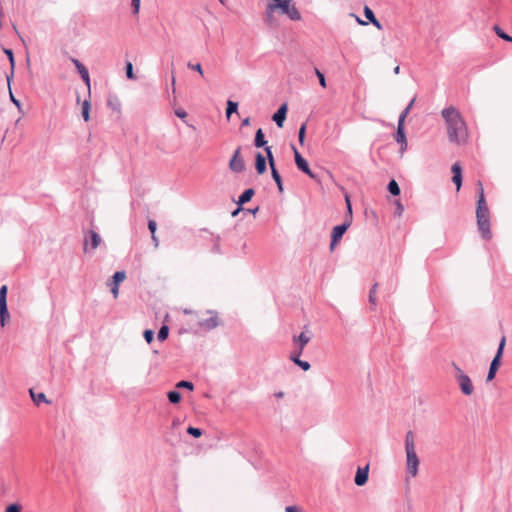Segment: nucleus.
<instances>
[{
  "label": "nucleus",
  "mask_w": 512,
  "mask_h": 512,
  "mask_svg": "<svg viewBox=\"0 0 512 512\" xmlns=\"http://www.w3.org/2000/svg\"><path fill=\"white\" fill-rule=\"evenodd\" d=\"M4 53L7 55L9 62H10V66H11V73H10V75H7V77H6L7 82L10 83V80L13 77V73H14L15 59H14L13 51L11 49H4Z\"/></svg>",
  "instance_id": "obj_23"
},
{
  "label": "nucleus",
  "mask_w": 512,
  "mask_h": 512,
  "mask_svg": "<svg viewBox=\"0 0 512 512\" xmlns=\"http://www.w3.org/2000/svg\"><path fill=\"white\" fill-rule=\"evenodd\" d=\"M148 229L151 232V234H156L157 223L155 220L148 221Z\"/></svg>",
  "instance_id": "obj_50"
},
{
  "label": "nucleus",
  "mask_w": 512,
  "mask_h": 512,
  "mask_svg": "<svg viewBox=\"0 0 512 512\" xmlns=\"http://www.w3.org/2000/svg\"><path fill=\"white\" fill-rule=\"evenodd\" d=\"M404 124L403 123V120H398V124H397V130H396V133L394 135V138H395V141L401 145V151H405L407 149V139H406V134H405V128H404Z\"/></svg>",
  "instance_id": "obj_12"
},
{
  "label": "nucleus",
  "mask_w": 512,
  "mask_h": 512,
  "mask_svg": "<svg viewBox=\"0 0 512 512\" xmlns=\"http://www.w3.org/2000/svg\"><path fill=\"white\" fill-rule=\"evenodd\" d=\"M404 210L403 205L400 203V201H396V212L398 215H401Z\"/></svg>",
  "instance_id": "obj_54"
},
{
  "label": "nucleus",
  "mask_w": 512,
  "mask_h": 512,
  "mask_svg": "<svg viewBox=\"0 0 512 512\" xmlns=\"http://www.w3.org/2000/svg\"><path fill=\"white\" fill-rule=\"evenodd\" d=\"M214 250H215V251H217V252H219V246H218V244H215V245H214Z\"/></svg>",
  "instance_id": "obj_64"
},
{
  "label": "nucleus",
  "mask_w": 512,
  "mask_h": 512,
  "mask_svg": "<svg viewBox=\"0 0 512 512\" xmlns=\"http://www.w3.org/2000/svg\"><path fill=\"white\" fill-rule=\"evenodd\" d=\"M187 67L193 71L198 72L201 76H203V69L200 63L193 64L191 62H188Z\"/></svg>",
  "instance_id": "obj_42"
},
{
  "label": "nucleus",
  "mask_w": 512,
  "mask_h": 512,
  "mask_svg": "<svg viewBox=\"0 0 512 512\" xmlns=\"http://www.w3.org/2000/svg\"><path fill=\"white\" fill-rule=\"evenodd\" d=\"M72 63L74 64L75 68L77 69L78 73L80 74L82 80L86 84L88 88V92L90 93V76L88 69L78 60L75 58L71 59Z\"/></svg>",
  "instance_id": "obj_13"
},
{
  "label": "nucleus",
  "mask_w": 512,
  "mask_h": 512,
  "mask_svg": "<svg viewBox=\"0 0 512 512\" xmlns=\"http://www.w3.org/2000/svg\"><path fill=\"white\" fill-rule=\"evenodd\" d=\"M451 170L453 173L452 181L456 185L457 191H459L462 186V170L460 164L454 163Z\"/></svg>",
  "instance_id": "obj_17"
},
{
  "label": "nucleus",
  "mask_w": 512,
  "mask_h": 512,
  "mask_svg": "<svg viewBox=\"0 0 512 512\" xmlns=\"http://www.w3.org/2000/svg\"><path fill=\"white\" fill-rule=\"evenodd\" d=\"M275 10H269V4L267 5V8H266V19H267V22L272 25L273 24V21H274V17H273V12Z\"/></svg>",
  "instance_id": "obj_48"
},
{
  "label": "nucleus",
  "mask_w": 512,
  "mask_h": 512,
  "mask_svg": "<svg viewBox=\"0 0 512 512\" xmlns=\"http://www.w3.org/2000/svg\"><path fill=\"white\" fill-rule=\"evenodd\" d=\"M5 512H21V506L19 504H10L6 507Z\"/></svg>",
  "instance_id": "obj_47"
},
{
  "label": "nucleus",
  "mask_w": 512,
  "mask_h": 512,
  "mask_svg": "<svg viewBox=\"0 0 512 512\" xmlns=\"http://www.w3.org/2000/svg\"><path fill=\"white\" fill-rule=\"evenodd\" d=\"M293 363L297 366H299L303 371H308L311 367L309 362L303 361L301 359H294Z\"/></svg>",
  "instance_id": "obj_40"
},
{
  "label": "nucleus",
  "mask_w": 512,
  "mask_h": 512,
  "mask_svg": "<svg viewBox=\"0 0 512 512\" xmlns=\"http://www.w3.org/2000/svg\"><path fill=\"white\" fill-rule=\"evenodd\" d=\"M254 145L255 147L257 148H261V147H268L267 146V141L265 140V135H264V132L261 128H259L256 133H255V138H254Z\"/></svg>",
  "instance_id": "obj_21"
},
{
  "label": "nucleus",
  "mask_w": 512,
  "mask_h": 512,
  "mask_svg": "<svg viewBox=\"0 0 512 512\" xmlns=\"http://www.w3.org/2000/svg\"><path fill=\"white\" fill-rule=\"evenodd\" d=\"M126 274L124 271H117L112 276L113 283L111 285V293L114 298L118 297L119 294V284L125 279Z\"/></svg>",
  "instance_id": "obj_14"
},
{
  "label": "nucleus",
  "mask_w": 512,
  "mask_h": 512,
  "mask_svg": "<svg viewBox=\"0 0 512 512\" xmlns=\"http://www.w3.org/2000/svg\"><path fill=\"white\" fill-rule=\"evenodd\" d=\"M378 283H375L369 292V302L375 306L376 305V291H377Z\"/></svg>",
  "instance_id": "obj_38"
},
{
  "label": "nucleus",
  "mask_w": 512,
  "mask_h": 512,
  "mask_svg": "<svg viewBox=\"0 0 512 512\" xmlns=\"http://www.w3.org/2000/svg\"><path fill=\"white\" fill-rule=\"evenodd\" d=\"M175 84H176L175 72L172 71V75H171V88H172V92L173 93H175V91H176Z\"/></svg>",
  "instance_id": "obj_53"
},
{
  "label": "nucleus",
  "mask_w": 512,
  "mask_h": 512,
  "mask_svg": "<svg viewBox=\"0 0 512 512\" xmlns=\"http://www.w3.org/2000/svg\"><path fill=\"white\" fill-rule=\"evenodd\" d=\"M274 396H275L276 398H283V397H284V392H282V391L276 392V393L274 394Z\"/></svg>",
  "instance_id": "obj_61"
},
{
  "label": "nucleus",
  "mask_w": 512,
  "mask_h": 512,
  "mask_svg": "<svg viewBox=\"0 0 512 512\" xmlns=\"http://www.w3.org/2000/svg\"><path fill=\"white\" fill-rule=\"evenodd\" d=\"M242 210H243V207L238 205L237 208L232 211L231 216L236 217Z\"/></svg>",
  "instance_id": "obj_55"
},
{
  "label": "nucleus",
  "mask_w": 512,
  "mask_h": 512,
  "mask_svg": "<svg viewBox=\"0 0 512 512\" xmlns=\"http://www.w3.org/2000/svg\"><path fill=\"white\" fill-rule=\"evenodd\" d=\"M306 123H303L300 128H299V131H298V140H299V143L300 145H303L304 144V140H305V134H306Z\"/></svg>",
  "instance_id": "obj_39"
},
{
  "label": "nucleus",
  "mask_w": 512,
  "mask_h": 512,
  "mask_svg": "<svg viewBox=\"0 0 512 512\" xmlns=\"http://www.w3.org/2000/svg\"><path fill=\"white\" fill-rule=\"evenodd\" d=\"M493 30L499 38L512 43V37L504 32L498 25H495Z\"/></svg>",
  "instance_id": "obj_28"
},
{
  "label": "nucleus",
  "mask_w": 512,
  "mask_h": 512,
  "mask_svg": "<svg viewBox=\"0 0 512 512\" xmlns=\"http://www.w3.org/2000/svg\"><path fill=\"white\" fill-rule=\"evenodd\" d=\"M405 451L407 460V473L415 477L418 473L419 458L416 454L414 434L408 431L405 436Z\"/></svg>",
  "instance_id": "obj_3"
},
{
  "label": "nucleus",
  "mask_w": 512,
  "mask_h": 512,
  "mask_svg": "<svg viewBox=\"0 0 512 512\" xmlns=\"http://www.w3.org/2000/svg\"><path fill=\"white\" fill-rule=\"evenodd\" d=\"M255 190L253 188H248L244 190L241 195L238 197L237 205L243 206L245 203L249 202L251 198L254 196Z\"/></svg>",
  "instance_id": "obj_20"
},
{
  "label": "nucleus",
  "mask_w": 512,
  "mask_h": 512,
  "mask_svg": "<svg viewBox=\"0 0 512 512\" xmlns=\"http://www.w3.org/2000/svg\"><path fill=\"white\" fill-rule=\"evenodd\" d=\"M272 178L275 181L278 191L282 193L284 191L282 178L277 169L271 171Z\"/></svg>",
  "instance_id": "obj_25"
},
{
  "label": "nucleus",
  "mask_w": 512,
  "mask_h": 512,
  "mask_svg": "<svg viewBox=\"0 0 512 512\" xmlns=\"http://www.w3.org/2000/svg\"><path fill=\"white\" fill-rule=\"evenodd\" d=\"M364 15L369 20V22L371 20H375V18H376L374 15V12L368 6L364 7Z\"/></svg>",
  "instance_id": "obj_46"
},
{
  "label": "nucleus",
  "mask_w": 512,
  "mask_h": 512,
  "mask_svg": "<svg viewBox=\"0 0 512 512\" xmlns=\"http://www.w3.org/2000/svg\"><path fill=\"white\" fill-rule=\"evenodd\" d=\"M304 348H301L299 346H296V350L293 351L291 354H290V360L293 362L294 359H300V356L303 352Z\"/></svg>",
  "instance_id": "obj_45"
},
{
  "label": "nucleus",
  "mask_w": 512,
  "mask_h": 512,
  "mask_svg": "<svg viewBox=\"0 0 512 512\" xmlns=\"http://www.w3.org/2000/svg\"><path fill=\"white\" fill-rule=\"evenodd\" d=\"M143 337L145 341L150 344L154 339V331L151 329H146L143 333Z\"/></svg>",
  "instance_id": "obj_43"
},
{
  "label": "nucleus",
  "mask_w": 512,
  "mask_h": 512,
  "mask_svg": "<svg viewBox=\"0 0 512 512\" xmlns=\"http://www.w3.org/2000/svg\"><path fill=\"white\" fill-rule=\"evenodd\" d=\"M455 369V379L464 395H471L474 391V387L470 377L465 374L462 369L455 363L452 364Z\"/></svg>",
  "instance_id": "obj_4"
},
{
  "label": "nucleus",
  "mask_w": 512,
  "mask_h": 512,
  "mask_svg": "<svg viewBox=\"0 0 512 512\" xmlns=\"http://www.w3.org/2000/svg\"><path fill=\"white\" fill-rule=\"evenodd\" d=\"M368 475H369V465H366L365 467L361 468L358 467L354 482L357 486H363L368 481Z\"/></svg>",
  "instance_id": "obj_15"
},
{
  "label": "nucleus",
  "mask_w": 512,
  "mask_h": 512,
  "mask_svg": "<svg viewBox=\"0 0 512 512\" xmlns=\"http://www.w3.org/2000/svg\"><path fill=\"white\" fill-rule=\"evenodd\" d=\"M346 206H347V213L345 216V221H350V224L352 223V206L349 197L346 195L345 197Z\"/></svg>",
  "instance_id": "obj_35"
},
{
  "label": "nucleus",
  "mask_w": 512,
  "mask_h": 512,
  "mask_svg": "<svg viewBox=\"0 0 512 512\" xmlns=\"http://www.w3.org/2000/svg\"><path fill=\"white\" fill-rule=\"evenodd\" d=\"M238 103L232 100L227 101L226 116L229 119L233 113H237Z\"/></svg>",
  "instance_id": "obj_27"
},
{
  "label": "nucleus",
  "mask_w": 512,
  "mask_h": 512,
  "mask_svg": "<svg viewBox=\"0 0 512 512\" xmlns=\"http://www.w3.org/2000/svg\"><path fill=\"white\" fill-rule=\"evenodd\" d=\"M131 6L133 9V14H138L140 9V0H131Z\"/></svg>",
  "instance_id": "obj_49"
},
{
  "label": "nucleus",
  "mask_w": 512,
  "mask_h": 512,
  "mask_svg": "<svg viewBox=\"0 0 512 512\" xmlns=\"http://www.w3.org/2000/svg\"><path fill=\"white\" fill-rule=\"evenodd\" d=\"M274 3H269V10H277V7L280 6L281 3L286 2L287 0H272Z\"/></svg>",
  "instance_id": "obj_51"
},
{
  "label": "nucleus",
  "mask_w": 512,
  "mask_h": 512,
  "mask_svg": "<svg viewBox=\"0 0 512 512\" xmlns=\"http://www.w3.org/2000/svg\"><path fill=\"white\" fill-rule=\"evenodd\" d=\"M399 72H400V67H399V66H396V67L394 68V73H395V74H399Z\"/></svg>",
  "instance_id": "obj_63"
},
{
  "label": "nucleus",
  "mask_w": 512,
  "mask_h": 512,
  "mask_svg": "<svg viewBox=\"0 0 512 512\" xmlns=\"http://www.w3.org/2000/svg\"><path fill=\"white\" fill-rule=\"evenodd\" d=\"M255 169L259 175H262L267 170L266 158L260 152H257L255 155Z\"/></svg>",
  "instance_id": "obj_18"
},
{
  "label": "nucleus",
  "mask_w": 512,
  "mask_h": 512,
  "mask_svg": "<svg viewBox=\"0 0 512 512\" xmlns=\"http://www.w3.org/2000/svg\"><path fill=\"white\" fill-rule=\"evenodd\" d=\"M169 336V327L167 325H162L158 331L157 338L159 341H164Z\"/></svg>",
  "instance_id": "obj_32"
},
{
  "label": "nucleus",
  "mask_w": 512,
  "mask_h": 512,
  "mask_svg": "<svg viewBox=\"0 0 512 512\" xmlns=\"http://www.w3.org/2000/svg\"><path fill=\"white\" fill-rule=\"evenodd\" d=\"M176 388H179V389L185 388V389L192 391L194 389V384L190 381L181 380L176 384Z\"/></svg>",
  "instance_id": "obj_36"
},
{
  "label": "nucleus",
  "mask_w": 512,
  "mask_h": 512,
  "mask_svg": "<svg viewBox=\"0 0 512 512\" xmlns=\"http://www.w3.org/2000/svg\"><path fill=\"white\" fill-rule=\"evenodd\" d=\"M229 169L235 173H241L245 170V162L241 156V147L239 146L233 153L229 161Z\"/></svg>",
  "instance_id": "obj_7"
},
{
  "label": "nucleus",
  "mask_w": 512,
  "mask_h": 512,
  "mask_svg": "<svg viewBox=\"0 0 512 512\" xmlns=\"http://www.w3.org/2000/svg\"><path fill=\"white\" fill-rule=\"evenodd\" d=\"M292 149L294 152V159H295V164H296L297 168L301 172H303L307 176H309L310 178L316 179V175L310 169L307 160L299 153V151L296 149V147L294 145H292Z\"/></svg>",
  "instance_id": "obj_6"
},
{
  "label": "nucleus",
  "mask_w": 512,
  "mask_h": 512,
  "mask_svg": "<svg viewBox=\"0 0 512 512\" xmlns=\"http://www.w3.org/2000/svg\"><path fill=\"white\" fill-rule=\"evenodd\" d=\"M125 70H126V77L130 80H134L136 79V76L134 75V72H133V65L131 62H126V65H125Z\"/></svg>",
  "instance_id": "obj_37"
},
{
  "label": "nucleus",
  "mask_w": 512,
  "mask_h": 512,
  "mask_svg": "<svg viewBox=\"0 0 512 512\" xmlns=\"http://www.w3.org/2000/svg\"><path fill=\"white\" fill-rule=\"evenodd\" d=\"M265 153H266V160L268 161V164L270 166L271 171L275 170V159L272 153V147H265Z\"/></svg>",
  "instance_id": "obj_26"
},
{
  "label": "nucleus",
  "mask_w": 512,
  "mask_h": 512,
  "mask_svg": "<svg viewBox=\"0 0 512 512\" xmlns=\"http://www.w3.org/2000/svg\"><path fill=\"white\" fill-rule=\"evenodd\" d=\"M248 125H250V118L246 117L245 119L242 120L241 126H248Z\"/></svg>",
  "instance_id": "obj_60"
},
{
  "label": "nucleus",
  "mask_w": 512,
  "mask_h": 512,
  "mask_svg": "<svg viewBox=\"0 0 512 512\" xmlns=\"http://www.w3.org/2000/svg\"><path fill=\"white\" fill-rule=\"evenodd\" d=\"M7 290L6 285L0 288V306H7Z\"/></svg>",
  "instance_id": "obj_34"
},
{
  "label": "nucleus",
  "mask_w": 512,
  "mask_h": 512,
  "mask_svg": "<svg viewBox=\"0 0 512 512\" xmlns=\"http://www.w3.org/2000/svg\"><path fill=\"white\" fill-rule=\"evenodd\" d=\"M414 102H415V97L410 101V103L407 105V107L401 112L398 120L402 119L403 123H405V119H406L407 115L409 114L410 110L412 109Z\"/></svg>",
  "instance_id": "obj_33"
},
{
  "label": "nucleus",
  "mask_w": 512,
  "mask_h": 512,
  "mask_svg": "<svg viewBox=\"0 0 512 512\" xmlns=\"http://www.w3.org/2000/svg\"><path fill=\"white\" fill-rule=\"evenodd\" d=\"M350 225V221H344L342 224L337 225L333 228L330 243L331 250H333L335 245L342 239L344 233L347 231Z\"/></svg>",
  "instance_id": "obj_9"
},
{
  "label": "nucleus",
  "mask_w": 512,
  "mask_h": 512,
  "mask_svg": "<svg viewBox=\"0 0 512 512\" xmlns=\"http://www.w3.org/2000/svg\"><path fill=\"white\" fill-rule=\"evenodd\" d=\"M258 210H259V207H256L254 209H248L247 212L252 213V214H256L258 212Z\"/></svg>",
  "instance_id": "obj_62"
},
{
  "label": "nucleus",
  "mask_w": 512,
  "mask_h": 512,
  "mask_svg": "<svg viewBox=\"0 0 512 512\" xmlns=\"http://www.w3.org/2000/svg\"><path fill=\"white\" fill-rule=\"evenodd\" d=\"M82 117L85 122L90 119V101L84 100L82 103Z\"/></svg>",
  "instance_id": "obj_29"
},
{
  "label": "nucleus",
  "mask_w": 512,
  "mask_h": 512,
  "mask_svg": "<svg viewBox=\"0 0 512 512\" xmlns=\"http://www.w3.org/2000/svg\"><path fill=\"white\" fill-rule=\"evenodd\" d=\"M287 109V104L284 103L278 108V110L272 116V120L276 123V125L279 128L283 127V123L286 119Z\"/></svg>",
  "instance_id": "obj_16"
},
{
  "label": "nucleus",
  "mask_w": 512,
  "mask_h": 512,
  "mask_svg": "<svg viewBox=\"0 0 512 512\" xmlns=\"http://www.w3.org/2000/svg\"><path fill=\"white\" fill-rule=\"evenodd\" d=\"M151 239L154 247L157 248L159 246V239L157 238L156 234H151Z\"/></svg>",
  "instance_id": "obj_58"
},
{
  "label": "nucleus",
  "mask_w": 512,
  "mask_h": 512,
  "mask_svg": "<svg viewBox=\"0 0 512 512\" xmlns=\"http://www.w3.org/2000/svg\"><path fill=\"white\" fill-rule=\"evenodd\" d=\"M388 191L393 195V196H398L401 192L400 190V187L398 185V183L396 182V180L392 179L389 183H388Z\"/></svg>",
  "instance_id": "obj_30"
},
{
  "label": "nucleus",
  "mask_w": 512,
  "mask_h": 512,
  "mask_svg": "<svg viewBox=\"0 0 512 512\" xmlns=\"http://www.w3.org/2000/svg\"><path fill=\"white\" fill-rule=\"evenodd\" d=\"M29 393L33 402L36 405H40L41 403H49V401L46 398V395L43 392L36 393L33 389H30Z\"/></svg>",
  "instance_id": "obj_22"
},
{
  "label": "nucleus",
  "mask_w": 512,
  "mask_h": 512,
  "mask_svg": "<svg viewBox=\"0 0 512 512\" xmlns=\"http://www.w3.org/2000/svg\"><path fill=\"white\" fill-rule=\"evenodd\" d=\"M10 98H11V101L17 106L18 109H20V101L17 100L14 95L12 94V92L10 91Z\"/></svg>",
  "instance_id": "obj_56"
},
{
  "label": "nucleus",
  "mask_w": 512,
  "mask_h": 512,
  "mask_svg": "<svg viewBox=\"0 0 512 512\" xmlns=\"http://www.w3.org/2000/svg\"><path fill=\"white\" fill-rule=\"evenodd\" d=\"M207 313L210 315L206 319H200L198 321V326L206 331H211L218 327L219 325V318L215 311L209 310Z\"/></svg>",
  "instance_id": "obj_10"
},
{
  "label": "nucleus",
  "mask_w": 512,
  "mask_h": 512,
  "mask_svg": "<svg viewBox=\"0 0 512 512\" xmlns=\"http://www.w3.org/2000/svg\"><path fill=\"white\" fill-rule=\"evenodd\" d=\"M168 400L172 404H178L181 401V394L176 390H171L167 394Z\"/></svg>",
  "instance_id": "obj_31"
},
{
  "label": "nucleus",
  "mask_w": 512,
  "mask_h": 512,
  "mask_svg": "<svg viewBox=\"0 0 512 512\" xmlns=\"http://www.w3.org/2000/svg\"><path fill=\"white\" fill-rule=\"evenodd\" d=\"M100 243V235L97 232L91 230L84 238V251H94L100 245Z\"/></svg>",
  "instance_id": "obj_11"
},
{
  "label": "nucleus",
  "mask_w": 512,
  "mask_h": 512,
  "mask_svg": "<svg viewBox=\"0 0 512 512\" xmlns=\"http://www.w3.org/2000/svg\"><path fill=\"white\" fill-rule=\"evenodd\" d=\"M315 74L316 76L318 77L319 79V84L323 87V88H326V79H325V75L318 69V68H315Z\"/></svg>",
  "instance_id": "obj_44"
},
{
  "label": "nucleus",
  "mask_w": 512,
  "mask_h": 512,
  "mask_svg": "<svg viewBox=\"0 0 512 512\" xmlns=\"http://www.w3.org/2000/svg\"><path fill=\"white\" fill-rule=\"evenodd\" d=\"M277 9H279L282 14L287 15V17L292 21L301 20V14L299 10L294 4H290V0L281 3L280 6L277 7Z\"/></svg>",
  "instance_id": "obj_8"
},
{
  "label": "nucleus",
  "mask_w": 512,
  "mask_h": 512,
  "mask_svg": "<svg viewBox=\"0 0 512 512\" xmlns=\"http://www.w3.org/2000/svg\"><path fill=\"white\" fill-rule=\"evenodd\" d=\"M286 512H302L296 506H287L285 509Z\"/></svg>",
  "instance_id": "obj_57"
},
{
  "label": "nucleus",
  "mask_w": 512,
  "mask_h": 512,
  "mask_svg": "<svg viewBox=\"0 0 512 512\" xmlns=\"http://www.w3.org/2000/svg\"><path fill=\"white\" fill-rule=\"evenodd\" d=\"M10 320V314L7 306H0V325L4 327Z\"/></svg>",
  "instance_id": "obj_24"
},
{
  "label": "nucleus",
  "mask_w": 512,
  "mask_h": 512,
  "mask_svg": "<svg viewBox=\"0 0 512 512\" xmlns=\"http://www.w3.org/2000/svg\"><path fill=\"white\" fill-rule=\"evenodd\" d=\"M478 200L476 207V219L477 226L481 233V236L485 240H489L492 237L491 223H490V210L486 204L484 189L481 181H478Z\"/></svg>",
  "instance_id": "obj_2"
},
{
  "label": "nucleus",
  "mask_w": 512,
  "mask_h": 512,
  "mask_svg": "<svg viewBox=\"0 0 512 512\" xmlns=\"http://www.w3.org/2000/svg\"><path fill=\"white\" fill-rule=\"evenodd\" d=\"M187 433L195 438H198L202 435V430L200 428L189 426Z\"/></svg>",
  "instance_id": "obj_41"
},
{
  "label": "nucleus",
  "mask_w": 512,
  "mask_h": 512,
  "mask_svg": "<svg viewBox=\"0 0 512 512\" xmlns=\"http://www.w3.org/2000/svg\"><path fill=\"white\" fill-rule=\"evenodd\" d=\"M370 22H371V23H372L376 28H378L379 30H381V29H382V25H381V23L378 21V19H377V18H375V20H371Z\"/></svg>",
  "instance_id": "obj_59"
},
{
  "label": "nucleus",
  "mask_w": 512,
  "mask_h": 512,
  "mask_svg": "<svg viewBox=\"0 0 512 512\" xmlns=\"http://www.w3.org/2000/svg\"><path fill=\"white\" fill-rule=\"evenodd\" d=\"M447 126L449 141L461 144L466 141L467 127L459 111L453 106L444 108L441 112Z\"/></svg>",
  "instance_id": "obj_1"
},
{
  "label": "nucleus",
  "mask_w": 512,
  "mask_h": 512,
  "mask_svg": "<svg viewBox=\"0 0 512 512\" xmlns=\"http://www.w3.org/2000/svg\"><path fill=\"white\" fill-rule=\"evenodd\" d=\"M175 115L181 119H184L187 117V113L184 109L179 108L174 111Z\"/></svg>",
  "instance_id": "obj_52"
},
{
  "label": "nucleus",
  "mask_w": 512,
  "mask_h": 512,
  "mask_svg": "<svg viewBox=\"0 0 512 512\" xmlns=\"http://www.w3.org/2000/svg\"><path fill=\"white\" fill-rule=\"evenodd\" d=\"M311 340V335L307 334L306 331L301 332L298 336L293 337V343L295 346H299L301 348H305V346Z\"/></svg>",
  "instance_id": "obj_19"
},
{
  "label": "nucleus",
  "mask_w": 512,
  "mask_h": 512,
  "mask_svg": "<svg viewBox=\"0 0 512 512\" xmlns=\"http://www.w3.org/2000/svg\"><path fill=\"white\" fill-rule=\"evenodd\" d=\"M505 343H506V339H505V337H502V339L499 343L496 355L494 356V358L492 359V361L490 363L489 371H488L487 378H486V380L488 382L492 381L495 378V375H496L497 370L501 363V357L503 355Z\"/></svg>",
  "instance_id": "obj_5"
}]
</instances>
